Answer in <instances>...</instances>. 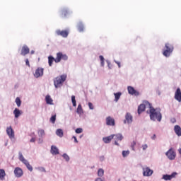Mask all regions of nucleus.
Wrapping results in <instances>:
<instances>
[{
  "label": "nucleus",
  "instance_id": "nucleus-1",
  "mask_svg": "<svg viewBox=\"0 0 181 181\" xmlns=\"http://www.w3.org/2000/svg\"><path fill=\"white\" fill-rule=\"evenodd\" d=\"M62 60L64 62L69 60V57L66 54H63V52L57 53L56 58L53 57V56L48 57V64L49 66H53V62L55 63H60Z\"/></svg>",
  "mask_w": 181,
  "mask_h": 181
},
{
  "label": "nucleus",
  "instance_id": "nucleus-2",
  "mask_svg": "<svg viewBox=\"0 0 181 181\" xmlns=\"http://www.w3.org/2000/svg\"><path fill=\"white\" fill-rule=\"evenodd\" d=\"M149 114L150 119H151V121H158V122H160V121H162V113H160V108L155 109L151 105L150 107Z\"/></svg>",
  "mask_w": 181,
  "mask_h": 181
},
{
  "label": "nucleus",
  "instance_id": "nucleus-3",
  "mask_svg": "<svg viewBox=\"0 0 181 181\" xmlns=\"http://www.w3.org/2000/svg\"><path fill=\"white\" fill-rule=\"evenodd\" d=\"M66 78H67V75L64 74L61 75L59 76H57L54 80V86L55 88H59L63 86V83L66 81Z\"/></svg>",
  "mask_w": 181,
  "mask_h": 181
},
{
  "label": "nucleus",
  "instance_id": "nucleus-4",
  "mask_svg": "<svg viewBox=\"0 0 181 181\" xmlns=\"http://www.w3.org/2000/svg\"><path fill=\"white\" fill-rule=\"evenodd\" d=\"M174 49L173 45L169 42L165 43L164 49H163V56H165V57H169L170 54L173 52Z\"/></svg>",
  "mask_w": 181,
  "mask_h": 181
},
{
  "label": "nucleus",
  "instance_id": "nucleus-5",
  "mask_svg": "<svg viewBox=\"0 0 181 181\" xmlns=\"http://www.w3.org/2000/svg\"><path fill=\"white\" fill-rule=\"evenodd\" d=\"M152 106V105L148 102V101H144L142 104H141L139 107H138V114L139 115L142 114V112H144V111H145L146 108H149L151 109V107Z\"/></svg>",
  "mask_w": 181,
  "mask_h": 181
},
{
  "label": "nucleus",
  "instance_id": "nucleus-6",
  "mask_svg": "<svg viewBox=\"0 0 181 181\" xmlns=\"http://www.w3.org/2000/svg\"><path fill=\"white\" fill-rule=\"evenodd\" d=\"M170 160H173L176 158V152L173 148H170L165 153Z\"/></svg>",
  "mask_w": 181,
  "mask_h": 181
},
{
  "label": "nucleus",
  "instance_id": "nucleus-7",
  "mask_svg": "<svg viewBox=\"0 0 181 181\" xmlns=\"http://www.w3.org/2000/svg\"><path fill=\"white\" fill-rule=\"evenodd\" d=\"M44 71L45 69L42 67H38L34 73V77H35V78H39V77H42L43 76Z\"/></svg>",
  "mask_w": 181,
  "mask_h": 181
},
{
  "label": "nucleus",
  "instance_id": "nucleus-8",
  "mask_svg": "<svg viewBox=\"0 0 181 181\" xmlns=\"http://www.w3.org/2000/svg\"><path fill=\"white\" fill-rule=\"evenodd\" d=\"M6 134L10 139H13L15 138V132L13 131V129H12V126L6 128Z\"/></svg>",
  "mask_w": 181,
  "mask_h": 181
},
{
  "label": "nucleus",
  "instance_id": "nucleus-9",
  "mask_svg": "<svg viewBox=\"0 0 181 181\" xmlns=\"http://www.w3.org/2000/svg\"><path fill=\"white\" fill-rule=\"evenodd\" d=\"M55 33L57 35V36H62V37H67V36H69V31H67V30H57Z\"/></svg>",
  "mask_w": 181,
  "mask_h": 181
},
{
  "label": "nucleus",
  "instance_id": "nucleus-10",
  "mask_svg": "<svg viewBox=\"0 0 181 181\" xmlns=\"http://www.w3.org/2000/svg\"><path fill=\"white\" fill-rule=\"evenodd\" d=\"M106 125L109 127H115V119L108 116L106 117Z\"/></svg>",
  "mask_w": 181,
  "mask_h": 181
},
{
  "label": "nucleus",
  "instance_id": "nucleus-11",
  "mask_svg": "<svg viewBox=\"0 0 181 181\" xmlns=\"http://www.w3.org/2000/svg\"><path fill=\"white\" fill-rule=\"evenodd\" d=\"M14 175L16 177H22L23 176V170L22 168L17 167L14 170Z\"/></svg>",
  "mask_w": 181,
  "mask_h": 181
},
{
  "label": "nucleus",
  "instance_id": "nucleus-12",
  "mask_svg": "<svg viewBox=\"0 0 181 181\" xmlns=\"http://www.w3.org/2000/svg\"><path fill=\"white\" fill-rule=\"evenodd\" d=\"M114 135L115 138V145H117V146H119V144H118V141H122L124 139V136L121 134H112Z\"/></svg>",
  "mask_w": 181,
  "mask_h": 181
},
{
  "label": "nucleus",
  "instance_id": "nucleus-13",
  "mask_svg": "<svg viewBox=\"0 0 181 181\" xmlns=\"http://www.w3.org/2000/svg\"><path fill=\"white\" fill-rule=\"evenodd\" d=\"M127 90L129 94H131V95H136V97H137V95H139V92L135 90V88H134V87L132 86H128Z\"/></svg>",
  "mask_w": 181,
  "mask_h": 181
},
{
  "label": "nucleus",
  "instance_id": "nucleus-14",
  "mask_svg": "<svg viewBox=\"0 0 181 181\" xmlns=\"http://www.w3.org/2000/svg\"><path fill=\"white\" fill-rule=\"evenodd\" d=\"M30 52V49H29V47L27 45H24L21 48V56H26V54H29V52Z\"/></svg>",
  "mask_w": 181,
  "mask_h": 181
},
{
  "label": "nucleus",
  "instance_id": "nucleus-15",
  "mask_svg": "<svg viewBox=\"0 0 181 181\" xmlns=\"http://www.w3.org/2000/svg\"><path fill=\"white\" fill-rule=\"evenodd\" d=\"M124 124H132V115L131 113L127 112L125 115Z\"/></svg>",
  "mask_w": 181,
  "mask_h": 181
},
{
  "label": "nucleus",
  "instance_id": "nucleus-16",
  "mask_svg": "<svg viewBox=\"0 0 181 181\" xmlns=\"http://www.w3.org/2000/svg\"><path fill=\"white\" fill-rule=\"evenodd\" d=\"M143 175L144 176H152V174L153 173V170H151L149 167H146L145 168H143Z\"/></svg>",
  "mask_w": 181,
  "mask_h": 181
},
{
  "label": "nucleus",
  "instance_id": "nucleus-17",
  "mask_svg": "<svg viewBox=\"0 0 181 181\" xmlns=\"http://www.w3.org/2000/svg\"><path fill=\"white\" fill-rule=\"evenodd\" d=\"M175 99L177 100L179 103H181V90L180 88H177L175 93Z\"/></svg>",
  "mask_w": 181,
  "mask_h": 181
},
{
  "label": "nucleus",
  "instance_id": "nucleus-18",
  "mask_svg": "<svg viewBox=\"0 0 181 181\" xmlns=\"http://www.w3.org/2000/svg\"><path fill=\"white\" fill-rule=\"evenodd\" d=\"M176 175H177V173H173L172 175H164L163 176V179L164 180H172V179H173V177H175L176 176Z\"/></svg>",
  "mask_w": 181,
  "mask_h": 181
},
{
  "label": "nucleus",
  "instance_id": "nucleus-19",
  "mask_svg": "<svg viewBox=\"0 0 181 181\" xmlns=\"http://www.w3.org/2000/svg\"><path fill=\"white\" fill-rule=\"evenodd\" d=\"M70 15V13L69 12L68 9L63 8L61 10V16L62 18H67Z\"/></svg>",
  "mask_w": 181,
  "mask_h": 181
},
{
  "label": "nucleus",
  "instance_id": "nucleus-20",
  "mask_svg": "<svg viewBox=\"0 0 181 181\" xmlns=\"http://www.w3.org/2000/svg\"><path fill=\"white\" fill-rule=\"evenodd\" d=\"M112 139H114V135H112V134L109 136L103 138V142H105V144H110V142H111V141H112Z\"/></svg>",
  "mask_w": 181,
  "mask_h": 181
},
{
  "label": "nucleus",
  "instance_id": "nucleus-21",
  "mask_svg": "<svg viewBox=\"0 0 181 181\" xmlns=\"http://www.w3.org/2000/svg\"><path fill=\"white\" fill-rule=\"evenodd\" d=\"M174 131H175L176 135H177V136H181V128H180V126L175 125V127H174Z\"/></svg>",
  "mask_w": 181,
  "mask_h": 181
},
{
  "label": "nucleus",
  "instance_id": "nucleus-22",
  "mask_svg": "<svg viewBox=\"0 0 181 181\" xmlns=\"http://www.w3.org/2000/svg\"><path fill=\"white\" fill-rule=\"evenodd\" d=\"M51 153L52 155H59V148L54 146H51Z\"/></svg>",
  "mask_w": 181,
  "mask_h": 181
},
{
  "label": "nucleus",
  "instance_id": "nucleus-23",
  "mask_svg": "<svg viewBox=\"0 0 181 181\" xmlns=\"http://www.w3.org/2000/svg\"><path fill=\"white\" fill-rule=\"evenodd\" d=\"M5 176H6L5 170L0 169V180H5Z\"/></svg>",
  "mask_w": 181,
  "mask_h": 181
},
{
  "label": "nucleus",
  "instance_id": "nucleus-24",
  "mask_svg": "<svg viewBox=\"0 0 181 181\" xmlns=\"http://www.w3.org/2000/svg\"><path fill=\"white\" fill-rule=\"evenodd\" d=\"M13 114H14L15 118H19V116L22 115V112H21V110H19V109L16 108L13 110Z\"/></svg>",
  "mask_w": 181,
  "mask_h": 181
},
{
  "label": "nucleus",
  "instance_id": "nucleus-25",
  "mask_svg": "<svg viewBox=\"0 0 181 181\" xmlns=\"http://www.w3.org/2000/svg\"><path fill=\"white\" fill-rule=\"evenodd\" d=\"M56 135H57V136H59V138H63V136L64 135L63 129H57Z\"/></svg>",
  "mask_w": 181,
  "mask_h": 181
},
{
  "label": "nucleus",
  "instance_id": "nucleus-26",
  "mask_svg": "<svg viewBox=\"0 0 181 181\" xmlns=\"http://www.w3.org/2000/svg\"><path fill=\"white\" fill-rule=\"evenodd\" d=\"M45 101L47 103V104H49L50 105H52L53 104V99H52V98H50V95H47L45 97Z\"/></svg>",
  "mask_w": 181,
  "mask_h": 181
},
{
  "label": "nucleus",
  "instance_id": "nucleus-27",
  "mask_svg": "<svg viewBox=\"0 0 181 181\" xmlns=\"http://www.w3.org/2000/svg\"><path fill=\"white\" fill-rule=\"evenodd\" d=\"M76 112L77 114H78L79 115H81L83 114H84V112L83 111V107H81V105H78L77 110H76Z\"/></svg>",
  "mask_w": 181,
  "mask_h": 181
},
{
  "label": "nucleus",
  "instance_id": "nucleus-28",
  "mask_svg": "<svg viewBox=\"0 0 181 181\" xmlns=\"http://www.w3.org/2000/svg\"><path fill=\"white\" fill-rule=\"evenodd\" d=\"M78 30L79 32H84V25L83 23L80 22L78 23Z\"/></svg>",
  "mask_w": 181,
  "mask_h": 181
},
{
  "label": "nucleus",
  "instance_id": "nucleus-29",
  "mask_svg": "<svg viewBox=\"0 0 181 181\" xmlns=\"http://www.w3.org/2000/svg\"><path fill=\"white\" fill-rule=\"evenodd\" d=\"M115 95V101L117 103L118 102V100H119V98H121V92H118V93H114Z\"/></svg>",
  "mask_w": 181,
  "mask_h": 181
},
{
  "label": "nucleus",
  "instance_id": "nucleus-30",
  "mask_svg": "<svg viewBox=\"0 0 181 181\" xmlns=\"http://www.w3.org/2000/svg\"><path fill=\"white\" fill-rule=\"evenodd\" d=\"M71 102L73 104V107H76V105H77V103L76 102V96H74V95L71 96Z\"/></svg>",
  "mask_w": 181,
  "mask_h": 181
},
{
  "label": "nucleus",
  "instance_id": "nucleus-31",
  "mask_svg": "<svg viewBox=\"0 0 181 181\" xmlns=\"http://www.w3.org/2000/svg\"><path fill=\"white\" fill-rule=\"evenodd\" d=\"M16 103L18 107H21V104H22V101H21V98H16Z\"/></svg>",
  "mask_w": 181,
  "mask_h": 181
},
{
  "label": "nucleus",
  "instance_id": "nucleus-32",
  "mask_svg": "<svg viewBox=\"0 0 181 181\" xmlns=\"http://www.w3.org/2000/svg\"><path fill=\"white\" fill-rule=\"evenodd\" d=\"M98 176H104V170L103 169H99L98 171Z\"/></svg>",
  "mask_w": 181,
  "mask_h": 181
},
{
  "label": "nucleus",
  "instance_id": "nucleus-33",
  "mask_svg": "<svg viewBox=\"0 0 181 181\" xmlns=\"http://www.w3.org/2000/svg\"><path fill=\"white\" fill-rule=\"evenodd\" d=\"M38 135L39 136H45V130L43 129L38 130Z\"/></svg>",
  "mask_w": 181,
  "mask_h": 181
},
{
  "label": "nucleus",
  "instance_id": "nucleus-34",
  "mask_svg": "<svg viewBox=\"0 0 181 181\" xmlns=\"http://www.w3.org/2000/svg\"><path fill=\"white\" fill-rule=\"evenodd\" d=\"M128 155H129V151H122L123 158H126V156H128Z\"/></svg>",
  "mask_w": 181,
  "mask_h": 181
},
{
  "label": "nucleus",
  "instance_id": "nucleus-35",
  "mask_svg": "<svg viewBox=\"0 0 181 181\" xmlns=\"http://www.w3.org/2000/svg\"><path fill=\"white\" fill-rule=\"evenodd\" d=\"M99 59H100V60L101 62L100 64L103 67V66H104V57H103L102 55H100L99 56Z\"/></svg>",
  "mask_w": 181,
  "mask_h": 181
},
{
  "label": "nucleus",
  "instance_id": "nucleus-36",
  "mask_svg": "<svg viewBox=\"0 0 181 181\" xmlns=\"http://www.w3.org/2000/svg\"><path fill=\"white\" fill-rule=\"evenodd\" d=\"M63 158L64 159H65V160H66V162H69V160H70V157H69L66 153L63 154Z\"/></svg>",
  "mask_w": 181,
  "mask_h": 181
},
{
  "label": "nucleus",
  "instance_id": "nucleus-37",
  "mask_svg": "<svg viewBox=\"0 0 181 181\" xmlns=\"http://www.w3.org/2000/svg\"><path fill=\"white\" fill-rule=\"evenodd\" d=\"M25 160V157H23V155H22V153H19V160L21 162H23Z\"/></svg>",
  "mask_w": 181,
  "mask_h": 181
},
{
  "label": "nucleus",
  "instance_id": "nucleus-38",
  "mask_svg": "<svg viewBox=\"0 0 181 181\" xmlns=\"http://www.w3.org/2000/svg\"><path fill=\"white\" fill-rule=\"evenodd\" d=\"M26 168L28 169V170H30V172H32L33 170V167H32L29 163L26 165Z\"/></svg>",
  "mask_w": 181,
  "mask_h": 181
},
{
  "label": "nucleus",
  "instance_id": "nucleus-39",
  "mask_svg": "<svg viewBox=\"0 0 181 181\" xmlns=\"http://www.w3.org/2000/svg\"><path fill=\"white\" fill-rule=\"evenodd\" d=\"M50 121L52 124H54V122H56V115H54L52 116L51 118H50Z\"/></svg>",
  "mask_w": 181,
  "mask_h": 181
},
{
  "label": "nucleus",
  "instance_id": "nucleus-40",
  "mask_svg": "<svg viewBox=\"0 0 181 181\" xmlns=\"http://www.w3.org/2000/svg\"><path fill=\"white\" fill-rule=\"evenodd\" d=\"M75 132H76V134H81V132H83V129H81V128H77V129H76Z\"/></svg>",
  "mask_w": 181,
  "mask_h": 181
},
{
  "label": "nucleus",
  "instance_id": "nucleus-41",
  "mask_svg": "<svg viewBox=\"0 0 181 181\" xmlns=\"http://www.w3.org/2000/svg\"><path fill=\"white\" fill-rule=\"evenodd\" d=\"M135 145H136V142L133 141L132 143V148L133 151H135Z\"/></svg>",
  "mask_w": 181,
  "mask_h": 181
},
{
  "label": "nucleus",
  "instance_id": "nucleus-42",
  "mask_svg": "<svg viewBox=\"0 0 181 181\" xmlns=\"http://www.w3.org/2000/svg\"><path fill=\"white\" fill-rule=\"evenodd\" d=\"M88 107L90 108V110H94V106L93 105V103H88Z\"/></svg>",
  "mask_w": 181,
  "mask_h": 181
},
{
  "label": "nucleus",
  "instance_id": "nucleus-43",
  "mask_svg": "<svg viewBox=\"0 0 181 181\" xmlns=\"http://www.w3.org/2000/svg\"><path fill=\"white\" fill-rule=\"evenodd\" d=\"M142 149H143V151H146V149H148V145H146V144L143 145Z\"/></svg>",
  "mask_w": 181,
  "mask_h": 181
},
{
  "label": "nucleus",
  "instance_id": "nucleus-44",
  "mask_svg": "<svg viewBox=\"0 0 181 181\" xmlns=\"http://www.w3.org/2000/svg\"><path fill=\"white\" fill-rule=\"evenodd\" d=\"M25 64H26V66H28L29 67H30V64L29 63V59H25Z\"/></svg>",
  "mask_w": 181,
  "mask_h": 181
},
{
  "label": "nucleus",
  "instance_id": "nucleus-45",
  "mask_svg": "<svg viewBox=\"0 0 181 181\" xmlns=\"http://www.w3.org/2000/svg\"><path fill=\"white\" fill-rule=\"evenodd\" d=\"M73 139H74V142L76 143V144H78V141L77 140V137H76V136H73Z\"/></svg>",
  "mask_w": 181,
  "mask_h": 181
},
{
  "label": "nucleus",
  "instance_id": "nucleus-46",
  "mask_svg": "<svg viewBox=\"0 0 181 181\" xmlns=\"http://www.w3.org/2000/svg\"><path fill=\"white\" fill-rule=\"evenodd\" d=\"M24 165H25V166L29 163V161H28V160L25 159L23 161H22Z\"/></svg>",
  "mask_w": 181,
  "mask_h": 181
},
{
  "label": "nucleus",
  "instance_id": "nucleus-47",
  "mask_svg": "<svg viewBox=\"0 0 181 181\" xmlns=\"http://www.w3.org/2000/svg\"><path fill=\"white\" fill-rule=\"evenodd\" d=\"M36 141V138L35 137H33L30 140V142H35Z\"/></svg>",
  "mask_w": 181,
  "mask_h": 181
},
{
  "label": "nucleus",
  "instance_id": "nucleus-48",
  "mask_svg": "<svg viewBox=\"0 0 181 181\" xmlns=\"http://www.w3.org/2000/svg\"><path fill=\"white\" fill-rule=\"evenodd\" d=\"M115 63L117 64L118 67H121V62H115Z\"/></svg>",
  "mask_w": 181,
  "mask_h": 181
},
{
  "label": "nucleus",
  "instance_id": "nucleus-49",
  "mask_svg": "<svg viewBox=\"0 0 181 181\" xmlns=\"http://www.w3.org/2000/svg\"><path fill=\"white\" fill-rule=\"evenodd\" d=\"M171 122H173V124H175V122H176V119L175 118L172 119Z\"/></svg>",
  "mask_w": 181,
  "mask_h": 181
},
{
  "label": "nucleus",
  "instance_id": "nucleus-50",
  "mask_svg": "<svg viewBox=\"0 0 181 181\" xmlns=\"http://www.w3.org/2000/svg\"><path fill=\"white\" fill-rule=\"evenodd\" d=\"M40 170L41 172H46V169H45V168H41Z\"/></svg>",
  "mask_w": 181,
  "mask_h": 181
},
{
  "label": "nucleus",
  "instance_id": "nucleus-51",
  "mask_svg": "<svg viewBox=\"0 0 181 181\" xmlns=\"http://www.w3.org/2000/svg\"><path fill=\"white\" fill-rule=\"evenodd\" d=\"M95 181H103V180L101 178H98Z\"/></svg>",
  "mask_w": 181,
  "mask_h": 181
},
{
  "label": "nucleus",
  "instance_id": "nucleus-52",
  "mask_svg": "<svg viewBox=\"0 0 181 181\" xmlns=\"http://www.w3.org/2000/svg\"><path fill=\"white\" fill-rule=\"evenodd\" d=\"M156 134H153V137H152V139H156Z\"/></svg>",
  "mask_w": 181,
  "mask_h": 181
},
{
  "label": "nucleus",
  "instance_id": "nucleus-53",
  "mask_svg": "<svg viewBox=\"0 0 181 181\" xmlns=\"http://www.w3.org/2000/svg\"><path fill=\"white\" fill-rule=\"evenodd\" d=\"M178 152H179L180 155H181V148L178 149Z\"/></svg>",
  "mask_w": 181,
  "mask_h": 181
},
{
  "label": "nucleus",
  "instance_id": "nucleus-54",
  "mask_svg": "<svg viewBox=\"0 0 181 181\" xmlns=\"http://www.w3.org/2000/svg\"><path fill=\"white\" fill-rule=\"evenodd\" d=\"M35 53V51H31V54H33Z\"/></svg>",
  "mask_w": 181,
  "mask_h": 181
}]
</instances>
